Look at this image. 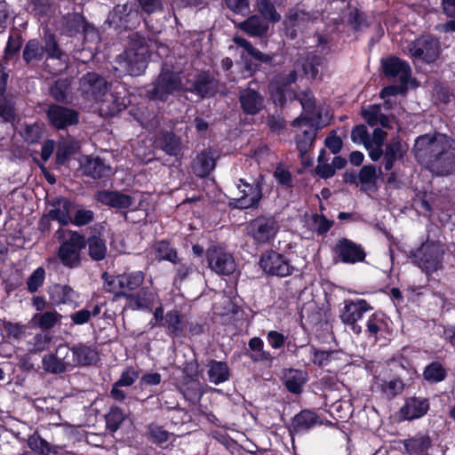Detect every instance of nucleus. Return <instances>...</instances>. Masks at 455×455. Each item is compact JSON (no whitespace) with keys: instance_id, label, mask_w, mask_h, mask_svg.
Listing matches in <instances>:
<instances>
[{"instance_id":"nucleus-1","label":"nucleus","mask_w":455,"mask_h":455,"mask_svg":"<svg viewBox=\"0 0 455 455\" xmlns=\"http://www.w3.org/2000/svg\"><path fill=\"white\" fill-rule=\"evenodd\" d=\"M415 159L437 176H446L455 168V141L441 132H430L415 139L411 149Z\"/></svg>"},{"instance_id":"nucleus-2","label":"nucleus","mask_w":455,"mask_h":455,"mask_svg":"<svg viewBox=\"0 0 455 455\" xmlns=\"http://www.w3.org/2000/svg\"><path fill=\"white\" fill-rule=\"evenodd\" d=\"M148 58L149 49L146 38L134 33L130 36L128 47L116 57L114 69L119 76H140L148 67Z\"/></svg>"},{"instance_id":"nucleus-3","label":"nucleus","mask_w":455,"mask_h":455,"mask_svg":"<svg viewBox=\"0 0 455 455\" xmlns=\"http://www.w3.org/2000/svg\"><path fill=\"white\" fill-rule=\"evenodd\" d=\"M79 91L82 95L89 100H102L101 109L106 108V113L114 116L122 110L123 104L119 102L115 95H106L108 92V84L104 77L94 72H89L84 75L79 81Z\"/></svg>"},{"instance_id":"nucleus-4","label":"nucleus","mask_w":455,"mask_h":455,"mask_svg":"<svg viewBox=\"0 0 455 455\" xmlns=\"http://www.w3.org/2000/svg\"><path fill=\"white\" fill-rule=\"evenodd\" d=\"M180 92H186L182 73L165 63L156 78L148 85L146 95L152 100L166 101L170 96Z\"/></svg>"},{"instance_id":"nucleus-5","label":"nucleus","mask_w":455,"mask_h":455,"mask_svg":"<svg viewBox=\"0 0 455 455\" xmlns=\"http://www.w3.org/2000/svg\"><path fill=\"white\" fill-rule=\"evenodd\" d=\"M60 245L58 249V258L61 264L68 268L81 265V251L86 246L85 237L76 231L60 228L56 232Z\"/></svg>"},{"instance_id":"nucleus-6","label":"nucleus","mask_w":455,"mask_h":455,"mask_svg":"<svg viewBox=\"0 0 455 455\" xmlns=\"http://www.w3.org/2000/svg\"><path fill=\"white\" fill-rule=\"evenodd\" d=\"M141 20L139 9L132 2L116 4L108 13L107 23L116 29L136 28Z\"/></svg>"},{"instance_id":"nucleus-7","label":"nucleus","mask_w":455,"mask_h":455,"mask_svg":"<svg viewBox=\"0 0 455 455\" xmlns=\"http://www.w3.org/2000/svg\"><path fill=\"white\" fill-rule=\"evenodd\" d=\"M443 248L438 242H427L423 243L415 255V263L427 275L441 269L443 267Z\"/></svg>"},{"instance_id":"nucleus-8","label":"nucleus","mask_w":455,"mask_h":455,"mask_svg":"<svg viewBox=\"0 0 455 455\" xmlns=\"http://www.w3.org/2000/svg\"><path fill=\"white\" fill-rule=\"evenodd\" d=\"M246 234L256 244L270 242L279 230L277 220L273 216H259L246 226Z\"/></svg>"},{"instance_id":"nucleus-9","label":"nucleus","mask_w":455,"mask_h":455,"mask_svg":"<svg viewBox=\"0 0 455 455\" xmlns=\"http://www.w3.org/2000/svg\"><path fill=\"white\" fill-rule=\"evenodd\" d=\"M408 52L414 60L432 63L440 56L441 44L435 36L423 35L408 45Z\"/></svg>"},{"instance_id":"nucleus-10","label":"nucleus","mask_w":455,"mask_h":455,"mask_svg":"<svg viewBox=\"0 0 455 455\" xmlns=\"http://www.w3.org/2000/svg\"><path fill=\"white\" fill-rule=\"evenodd\" d=\"M317 18V12L307 11L304 5H296L290 9L283 20L285 35L294 39L299 31L307 28V24Z\"/></svg>"},{"instance_id":"nucleus-11","label":"nucleus","mask_w":455,"mask_h":455,"mask_svg":"<svg viewBox=\"0 0 455 455\" xmlns=\"http://www.w3.org/2000/svg\"><path fill=\"white\" fill-rule=\"evenodd\" d=\"M253 85H257V84L250 82L246 87L239 88L238 91L240 108L247 116H256L265 108L263 94Z\"/></svg>"},{"instance_id":"nucleus-12","label":"nucleus","mask_w":455,"mask_h":455,"mask_svg":"<svg viewBox=\"0 0 455 455\" xmlns=\"http://www.w3.org/2000/svg\"><path fill=\"white\" fill-rule=\"evenodd\" d=\"M43 369L52 374L67 371L74 367L72 363L71 349L67 344L59 345L55 353L47 354L42 360Z\"/></svg>"},{"instance_id":"nucleus-13","label":"nucleus","mask_w":455,"mask_h":455,"mask_svg":"<svg viewBox=\"0 0 455 455\" xmlns=\"http://www.w3.org/2000/svg\"><path fill=\"white\" fill-rule=\"evenodd\" d=\"M259 265L266 274L280 277L290 275L294 269L284 256L274 251L263 252L260 256Z\"/></svg>"},{"instance_id":"nucleus-14","label":"nucleus","mask_w":455,"mask_h":455,"mask_svg":"<svg viewBox=\"0 0 455 455\" xmlns=\"http://www.w3.org/2000/svg\"><path fill=\"white\" fill-rule=\"evenodd\" d=\"M371 309L372 307L364 299L346 300L339 317L344 324L349 326L355 333L359 334L361 332V326L357 324V322L365 312Z\"/></svg>"},{"instance_id":"nucleus-15","label":"nucleus","mask_w":455,"mask_h":455,"mask_svg":"<svg viewBox=\"0 0 455 455\" xmlns=\"http://www.w3.org/2000/svg\"><path fill=\"white\" fill-rule=\"evenodd\" d=\"M209 267L218 275H229L236 268L233 255L224 249L212 246L207 251Z\"/></svg>"},{"instance_id":"nucleus-16","label":"nucleus","mask_w":455,"mask_h":455,"mask_svg":"<svg viewBox=\"0 0 455 455\" xmlns=\"http://www.w3.org/2000/svg\"><path fill=\"white\" fill-rule=\"evenodd\" d=\"M294 97L299 101L303 112L292 121L291 125L294 127L298 126L303 121L310 123L312 125L317 124L321 120L322 113L316 108L313 92L310 90H306L300 93H294Z\"/></svg>"},{"instance_id":"nucleus-17","label":"nucleus","mask_w":455,"mask_h":455,"mask_svg":"<svg viewBox=\"0 0 455 455\" xmlns=\"http://www.w3.org/2000/svg\"><path fill=\"white\" fill-rule=\"evenodd\" d=\"M241 185L237 187V196L230 203L238 209L257 207L262 198V188L259 183L249 184L240 180Z\"/></svg>"},{"instance_id":"nucleus-18","label":"nucleus","mask_w":455,"mask_h":455,"mask_svg":"<svg viewBox=\"0 0 455 455\" xmlns=\"http://www.w3.org/2000/svg\"><path fill=\"white\" fill-rule=\"evenodd\" d=\"M335 255L343 263L355 264L364 260L366 253L363 248L347 238H340L333 250Z\"/></svg>"},{"instance_id":"nucleus-19","label":"nucleus","mask_w":455,"mask_h":455,"mask_svg":"<svg viewBox=\"0 0 455 455\" xmlns=\"http://www.w3.org/2000/svg\"><path fill=\"white\" fill-rule=\"evenodd\" d=\"M381 66L385 76L388 78H398L401 84L404 85L408 83L411 69L407 61L403 60L395 56H391L381 60Z\"/></svg>"},{"instance_id":"nucleus-20","label":"nucleus","mask_w":455,"mask_h":455,"mask_svg":"<svg viewBox=\"0 0 455 455\" xmlns=\"http://www.w3.org/2000/svg\"><path fill=\"white\" fill-rule=\"evenodd\" d=\"M155 143L156 148L161 149L167 156L176 158L180 157L187 148L182 139L171 131H162L156 139Z\"/></svg>"},{"instance_id":"nucleus-21","label":"nucleus","mask_w":455,"mask_h":455,"mask_svg":"<svg viewBox=\"0 0 455 455\" xmlns=\"http://www.w3.org/2000/svg\"><path fill=\"white\" fill-rule=\"evenodd\" d=\"M47 116L51 124L57 129H64L76 124L79 120V114L76 110L55 104L48 108Z\"/></svg>"},{"instance_id":"nucleus-22","label":"nucleus","mask_w":455,"mask_h":455,"mask_svg":"<svg viewBox=\"0 0 455 455\" xmlns=\"http://www.w3.org/2000/svg\"><path fill=\"white\" fill-rule=\"evenodd\" d=\"M50 210L48 217L58 221L61 226L71 222V216L75 211V204L66 197H56L48 203Z\"/></svg>"},{"instance_id":"nucleus-23","label":"nucleus","mask_w":455,"mask_h":455,"mask_svg":"<svg viewBox=\"0 0 455 455\" xmlns=\"http://www.w3.org/2000/svg\"><path fill=\"white\" fill-rule=\"evenodd\" d=\"M218 157V152L211 148L202 150L191 164L194 174L200 178L208 176L214 170Z\"/></svg>"},{"instance_id":"nucleus-24","label":"nucleus","mask_w":455,"mask_h":455,"mask_svg":"<svg viewBox=\"0 0 455 455\" xmlns=\"http://www.w3.org/2000/svg\"><path fill=\"white\" fill-rule=\"evenodd\" d=\"M81 172L84 176L100 180L108 177L112 173V168L99 156H86L81 164Z\"/></svg>"},{"instance_id":"nucleus-25","label":"nucleus","mask_w":455,"mask_h":455,"mask_svg":"<svg viewBox=\"0 0 455 455\" xmlns=\"http://www.w3.org/2000/svg\"><path fill=\"white\" fill-rule=\"evenodd\" d=\"M219 89L218 81L208 73L200 74L186 92L196 94L201 98H209L216 94Z\"/></svg>"},{"instance_id":"nucleus-26","label":"nucleus","mask_w":455,"mask_h":455,"mask_svg":"<svg viewBox=\"0 0 455 455\" xmlns=\"http://www.w3.org/2000/svg\"><path fill=\"white\" fill-rule=\"evenodd\" d=\"M61 29L62 33L68 36H76L81 30H83L86 36L95 34L94 28L86 24L84 17L79 13H68L65 15L62 19Z\"/></svg>"},{"instance_id":"nucleus-27","label":"nucleus","mask_w":455,"mask_h":455,"mask_svg":"<svg viewBox=\"0 0 455 455\" xmlns=\"http://www.w3.org/2000/svg\"><path fill=\"white\" fill-rule=\"evenodd\" d=\"M95 199L107 206L126 209L132 204V198L126 194L118 191L101 190L95 194Z\"/></svg>"},{"instance_id":"nucleus-28","label":"nucleus","mask_w":455,"mask_h":455,"mask_svg":"<svg viewBox=\"0 0 455 455\" xmlns=\"http://www.w3.org/2000/svg\"><path fill=\"white\" fill-rule=\"evenodd\" d=\"M429 410V401L425 397H409L401 408L405 419L412 420L423 417Z\"/></svg>"},{"instance_id":"nucleus-29","label":"nucleus","mask_w":455,"mask_h":455,"mask_svg":"<svg viewBox=\"0 0 455 455\" xmlns=\"http://www.w3.org/2000/svg\"><path fill=\"white\" fill-rule=\"evenodd\" d=\"M44 44H41L37 39L28 40L22 51V60L28 67H36L39 63L44 62Z\"/></svg>"},{"instance_id":"nucleus-30","label":"nucleus","mask_w":455,"mask_h":455,"mask_svg":"<svg viewBox=\"0 0 455 455\" xmlns=\"http://www.w3.org/2000/svg\"><path fill=\"white\" fill-rule=\"evenodd\" d=\"M71 349L73 365H91L97 362L98 353L90 346L85 344L75 345Z\"/></svg>"},{"instance_id":"nucleus-31","label":"nucleus","mask_w":455,"mask_h":455,"mask_svg":"<svg viewBox=\"0 0 455 455\" xmlns=\"http://www.w3.org/2000/svg\"><path fill=\"white\" fill-rule=\"evenodd\" d=\"M207 368L209 381L214 385H220L230 379L231 371L226 362L212 359L208 362Z\"/></svg>"},{"instance_id":"nucleus-32","label":"nucleus","mask_w":455,"mask_h":455,"mask_svg":"<svg viewBox=\"0 0 455 455\" xmlns=\"http://www.w3.org/2000/svg\"><path fill=\"white\" fill-rule=\"evenodd\" d=\"M404 387L405 384L400 378H395L390 380L378 379L374 383V387L387 400H391L402 394Z\"/></svg>"},{"instance_id":"nucleus-33","label":"nucleus","mask_w":455,"mask_h":455,"mask_svg":"<svg viewBox=\"0 0 455 455\" xmlns=\"http://www.w3.org/2000/svg\"><path fill=\"white\" fill-rule=\"evenodd\" d=\"M316 136V131L315 129L305 130L296 137L297 149L299 150L301 161L306 165H310L312 160L309 159L307 154L311 149L314 140Z\"/></svg>"},{"instance_id":"nucleus-34","label":"nucleus","mask_w":455,"mask_h":455,"mask_svg":"<svg viewBox=\"0 0 455 455\" xmlns=\"http://www.w3.org/2000/svg\"><path fill=\"white\" fill-rule=\"evenodd\" d=\"M318 423L320 421L315 411L303 410L293 418L291 427L293 432L300 433L309 430Z\"/></svg>"},{"instance_id":"nucleus-35","label":"nucleus","mask_w":455,"mask_h":455,"mask_svg":"<svg viewBox=\"0 0 455 455\" xmlns=\"http://www.w3.org/2000/svg\"><path fill=\"white\" fill-rule=\"evenodd\" d=\"M431 445L432 441L427 435L419 434L404 441V448L411 455H427Z\"/></svg>"},{"instance_id":"nucleus-36","label":"nucleus","mask_w":455,"mask_h":455,"mask_svg":"<svg viewBox=\"0 0 455 455\" xmlns=\"http://www.w3.org/2000/svg\"><path fill=\"white\" fill-rule=\"evenodd\" d=\"M405 154V149L398 139H393L386 145L384 152V166L387 171L393 168L397 160H402Z\"/></svg>"},{"instance_id":"nucleus-37","label":"nucleus","mask_w":455,"mask_h":455,"mask_svg":"<svg viewBox=\"0 0 455 455\" xmlns=\"http://www.w3.org/2000/svg\"><path fill=\"white\" fill-rule=\"evenodd\" d=\"M239 28L251 36H263L267 33L268 24L258 15H252L241 22Z\"/></svg>"},{"instance_id":"nucleus-38","label":"nucleus","mask_w":455,"mask_h":455,"mask_svg":"<svg viewBox=\"0 0 455 455\" xmlns=\"http://www.w3.org/2000/svg\"><path fill=\"white\" fill-rule=\"evenodd\" d=\"M120 282L118 283L121 289L126 294L132 293L133 291L140 288L144 283L145 275L142 271H132L119 274Z\"/></svg>"},{"instance_id":"nucleus-39","label":"nucleus","mask_w":455,"mask_h":455,"mask_svg":"<svg viewBox=\"0 0 455 455\" xmlns=\"http://www.w3.org/2000/svg\"><path fill=\"white\" fill-rule=\"evenodd\" d=\"M283 379L284 385L289 392L300 394L307 380V373L304 371L289 369L284 373Z\"/></svg>"},{"instance_id":"nucleus-40","label":"nucleus","mask_w":455,"mask_h":455,"mask_svg":"<svg viewBox=\"0 0 455 455\" xmlns=\"http://www.w3.org/2000/svg\"><path fill=\"white\" fill-rule=\"evenodd\" d=\"M80 148L79 142L73 138L61 139L57 146L56 163L64 164L66 161Z\"/></svg>"},{"instance_id":"nucleus-41","label":"nucleus","mask_w":455,"mask_h":455,"mask_svg":"<svg viewBox=\"0 0 455 455\" xmlns=\"http://www.w3.org/2000/svg\"><path fill=\"white\" fill-rule=\"evenodd\" d=\"M50 93L58 102L69 103L72 100L71 82L68 78H60L51 86Z\"/></svg>"},{"instance_id":"nucleus-42","label":"nucleus","mask_w":455,"mask_h":455,"mask_svg":"<svg viewBox=\"0 0 455 455\" xmlns=\"http://www.w3.org/2000/svg\"><path fill=\"white\" fill-rule=\"evenodd\" d=\"M378 172L374 165H364L358 173V181L363 192L373 191L377 188Z\"/></svg>"},{"instance_id":"nucleus-43","label":"nucleus","mask_w":455,"mask_h":455,"mask_svg":"<svg viewBox=\"0 0 455 455\" xmlns=\"http://www.w3.org/2000/svg\"><path fill=\"white\" fill-rule=\"evenodd\" d=\"M77 297V293L66 284H55L51 291V299L56 304L73 303Z\"/></svg>"},{"instance_id":"nucleus-44","label":"nucleus","mask_w":455,"mask_h":455,"mask_svg":"<svg viewBox=\"0 0 455 455\" xmlns=\"http://www.w3.org/2000/svg\"><path fill=\"white\" fill-rule=\"evenodd\" d=\"M88 245L89 256L94 261H100L105 259L107 255V246L105 240L98 235H91L86 240Z\"/></svg>"},{"instance_id":"nucleus-45","label":"nucleus","mask_w":455,"mask_h":455,"mask_svg":"<svg viewBox=\"0 0 455 455\" xmlns=\"http://www.w3.org/2000/svg\"><path fill=\"white\" fill-rule=\"evenodd\" d=\"M124 299L133 309H142L148 307L152 303V293L142 288L136 293L126 294Z\"/></svg>"},{"instance_id":"nucleus-46","label":"nucleus","mask_w":455,"mask_h":455,"mask_svg":"<svg viewBox=\"0 0 455 455\" xmlns=\"http://www.w3.org/2000/svg\"><path fill=\"white\" fill-rule=\"evenodd\" d=\"M320 60L316 55H307L305 58H299L295 63V68H301L304 75L315 78L318 74Z\"/></svg>"},{"instance_id":"nucleus-47","label":"nucleus","mask_w":455,"mask_h":455,"mask_svg":"<svg viewBox=\"0 0 455 455\" xmlns=\"http://www.w3.org/2000/svg\"><path fill=\"white\" fill-rule=\"evenodd\" d=\"M156 259L168 260L172 263L180 262L177 251L164 240L158 241L154 245Z\"/></svg>"},{"instance_id":"nucleus-48","label":"nucleus","mask_w":455,"mask_h":455,"mask_svg":"<svg viewBox=\"0 0 455 455\" xmlns=\"http://www.w3.org/2000/svg\"><path fill=\"white\" fill-rule=\"evenodd\" d=\"M103 281V290L107 292L112 293L115 299L124 298L126 293L121 289L118 283L120 282L119 275H114L108 272L101 275Z\"/></svg>"},{"instance_id":"nucleus-49","label":"nucleus","mask_w":455,"mask_h":455,"mask_svg":"<svg viewBox=\"0 0 455 455\" xmlns=\"http://www.w3.org/2000/svg\"><path fill=\"white\" fill-rule=\"evenodd\" d=\"M68 54L62 51L52 34L44 38V60L67 59Z\"/></svg>"},{"instance_id":"nucleus-50","label":"nucleus","mask_w":455,"mask_h":455,"mask_svg":"<svg viewBox=\"0 0 455 455\" xmlns=\"http://www.w3.org/2000/svg\"><path fill=\"white\" fill-rule=\"evenodd\" d=\"M423 376L429 383H438L445 379L447 371L439 362H432L425 368Z\"/></svg>"},{"instance_id":"nucleus-51","label":"nucleus","mask_w":455,"mask_h":455,"mask_svg":"<svg viewBox=\"0 0 455 455\" xmlns=\"http://www.w3.org/2000/svg\"><path fill=\"white\" fill-rule=\"evenodd\" d=\"M182 315L177 310L168 312L164 316L163 326L166 327L169 332L174 336H180L183 331Z\"/></svg>"},{"instance_id":"nucleus-52","label":"nucleus","mask_w":455,"mask_h":455,"mask_svg":"<svg viewBox=\"0 0 455 455\" xmlns=\"http://www.w3.org/2000/svg\"><path fill=\"white\" fill-rule=\"evenodd\" d=\"M28 446L40 455H48L52 452L56 453L54 448L37 433H34L28 437Z\"/></svg>"},{"instance_id":"nucleus-53","label":"nucleus","mask_w":455,"mask_h":455,"mask_svg":"<svg viewBox=\"0 0 455 455\" xmlns=\"http://www.w3.org/2000/svg\"><path fill=\"white\" fill-rule=\"evenodd\" d=\"M107 428L111 432H116L125 419V413L117 407L112 406L108 414L105 416Z\"/></svg>"},{"instance_id":"nucleus-54","label":"nucleus","mask_w":455,"mask_h":455,"mask_svg":"<svg viewBox=\"0 0 455 455\" xmlns=\"http://www.w3.org/2000/svg\"><path fill=\"white\" fill-rule=\"evenodd\" d=\"M258 12L267 20L278 22L281 15L276 12L271 0H256Z\"/></svg>"},{"instance_id":"nucleus-55","label":"nucleus","mask_w":455,"mask_h":455,"mask_svg":"<svg viewBox=\"0 0 455 455\" xmlns=\"http://www.w3.org/2000/svg\"><path fill=\"white\" fill-rule=\"evenodd\" d=\"M61 318V315L55 311H46L36 314L34 316L35 323L43 330L52 328Z\"/></svg>"},{"instance_id":"nucleus-56","label":"nucleus","mask_w":455,"mask_h":455,"mask_svg":"<svg viewBox=\"0 0 455 455\" xmlns=\"http://www.w3.org/2000/svg\"><path fill=\"white\" fill-rule=\"evenodd\" d=\"M94 220V212L92 210L84 208L76 209L71 216V224L81 227L85 226Z\"/></svg>"},{"instance_id":"nucleus-57","label":"nucleus","mask_w":455,"mask_h":455,"mask_svg":"<svg viewBox=\"0 0 455 455\" xmlns=\"http://www.w3.org/2000/svg\"><path fill=\"white\" fill-rule=\"evenodd\" d=\"M351 140L355 143H362L369 149L371 147V137L364 124L355 125L351 132Z\"/></svg>"},{"instance_id":"nucleus-58","label":"nucleus","mask_w":455,"mask_h":455,"mask_svg":"<svg viewBox=\"0 0 455 455\" xmlns=\"http://www.w3.org/2000/svg\"><path fill=\"white\" fill-rule=\"evenodd\" d=\"M43 65L46 72L52 75H59L68 68V57L67 59L44 60Z\"/></svg>"},{"instance_id":"nucleus-59","label":"nucleus","mask_w":455,"mask_h":455,"mask_svg":"<svg viewBox=\"0 0 455 455\" xmlns=\"http://www.w3.org/2000/svg\"><path fill=\"white\" fill-rule=\"evenodd\" d=\"M141 11L148 14H156L163 12L164 10V0H138Z\"/></svg>"},{"instance_id":"nucleus-60","label":"nucleus","mask_w":455,"mask_h":455,"mask_svg":"<svg viewBox=\"0 0 455 455\" xmlns=\"http://www.w3.org/2000/svg\"><path fill=\"white\" fill-rule=\"evenodd\" d=\"M3 326L6 336L15 340L22 339L26 331V326L19 323L4 321Z\"/></svg>"},{"instance_id":"nucleus-61","label":"nucleus","mask_w":455,"mask_h":455,"mask_svg":"<svg viewBox=\"0 0 455 455\" xmlns=\"http://www.w3.org/2000/svg\"><path fill=\"white\" fill-rule=\"evenodd\" d=\"M14 101L12 96L0 98V116L6 122L14 118Z\"/></svg>"},{"instance_id":"nucleus-62","label":"nucleus","mask_w":455,"mask_h":455,"mask_svg":"<svg viewBox=\"0 0 455 455\" xmlns=\"http://www.w3.org/2000/svg\"><path fill=\"white\" fill-rule=\"evenodd\" d=\"M312 221L314 224L313 228L318 235H325L334 224L333 220H330L324 215L317 213L312 216Z\"/></svg>"},{"instance_id":"nucleus-63","label":"nucleus","mask_w":455,"mask_h":455,"mask_svg":"<svg viewBox=\"0 0 455 455\" xmlns=\"http://www.w3.org/2000/svg\"><path fill=\"white\" fill-rule=\"evenodd\" d=\"M22 41L21 36L19 34L11 35L8 38L6 47L4 49L5 60L11 59L16 55L21 48Z\"/></svg>"},{"instance_id":"nucleus-64","label":"nucleus","mask_w":455,"mask_h":455,"mask_svg":"<svg viewBox=\"0 0 455 455\" xmlns=\"http://www.w3.org/2000/svg\"><path fill=\"white\" fill-rule=\"evenodd\" d=\"M44 275V269L43 267H37L28 278V290L30 292H36L38 290V288L43 284Z\"/></svg>"}]
</instances>
